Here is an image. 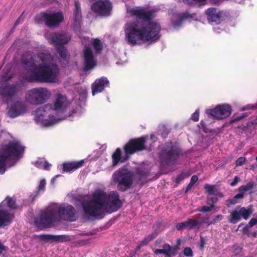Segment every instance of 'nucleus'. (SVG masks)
Here are the masks:
<instances>
[{"instance_id": "obj_21", "label": "nucleus", "mask_w": 257, "mask_h": 257, "mask_svg": "<svg viewBox=\"0 0 257 257\" xmlns=\"http://www.w3.org/2000/svg\"><path fill=\"white\" fill-rule=\"evenodd\" d=\"M81 21L80 7L78 3H76L74 10V22L75 26H79Z\"/></svg>"}, {"instance_id": "obj_13", "label": "nucleus", "mask_w": 257, "mask_h": 257, "mask_svg": "<svg viewBox=\"0 0 257 257\" xmlns=\"http://www.w3.org/2000/svg\"><path fill=\"white\" fill-rule=\"evenodd\" d=\"M112 8L111 3L108 0H97L91 6L93 11L102 16L109 15Z\"/></svg>"}, {"instance_id": "obj_2", "label": "nucleus", "mask_w": 257, "mask_h": 257, "mask_svg": "<svg viewBox=\"0 0 257 257\" xmlns=\"http://www.w3.org/2000/svg\"><path fill=\"white\" fill-rule=\"evenodd\" d=\"M39 60L24 63L28 67L25 77L29 81L55 83L58 80L59 68L54 59L47 53H42Z\"/></svg>"}, {"instance_id": "obj_27", "label": "nucleus", "mask_w": 257, "mask_h": 257, "mask_svg": "<svg viewBox=\"0 0 257 257\" xmlns=\"http://www.w3.org/2000/svg\"><path fill=\"white\" fill-rule=\"evenodd\" d=\"M186 228L190 229L198 226L199 225V221L197 220L189 219L185 221Z\"/></svg>"}, {"instance_id": "obj_24", "label": "nucleus", "mask_w": 257, "mask_h": 257, "mask_svg": "<svg viewBox=\"0 0 257 257\" xmlns=\"http://www.w3.org/2000/svg\"><path fill=\"white\" fill-rule=\"evenodd\" d=\"M164 250V254L170 257L171 255H174L177 254V250L174 247H171L169 244H165L163 247Z\"/></svg>"}, {"instance_id": "obj_42", "label": "nucleus", "mask_w": 257, "mask_h": 257, "mask_svg": "<svg viewBox=\"0 0 257 257\" xmlns=\"http://www.w3.org/2000/svg\"><path fill=\"white\" fill-rule=\"evenodd\" d=\"M249 225L252 227V226L255 225L257 224V219L255 218H252L249 222Z\"/></svg>"}, {"instance_id": "obj_3", "label": "nucleus", "mask_w": 257, "mask_h": 257, "mask_svg": "<svg viewBox=\"0 0 257 257\" xmlns=\"http://www.w3.org/2000/svg\"><path fill=\"white\" fill-rule=\"evenodd\" d=\"M121 205L118 193L111 192L108 194L102 190H96L91 197H85L82 206L86 214L97 216L105 211L111 213L116 211Z\"/></svg>"}, {"instance_id": "obj_47", "label": "nucleus", "mask_w": 257, "mask_h": 257, "mask_svg": "<svg viewBox=\"0 0 257 257\" xmlns=\"http://www.w3.org/2000/svg\"><path fill=\"white\" fill-rule=\"evenodd\" d=\"M58 176H59V175H57L55 177H54L52 180H51V183L52 184H54V182H55V181L57 177H58Z\"/></svg>"}, {"instance_id": "obj_29", "label": "nucleus", "mask_w": 257, "mask_h": 257, "mask_svg": "<svg viewBox=\"0 0 257 257\" xmlns=\"http://www.w3.org/2000/svg\"><path fill=\"white\" fill-rule=\"evenodd\" d=\"M254 186V183L253 182H249L245 185H242L238 188L240 192L243 193L251 190Z\"/></svg>"}, {"instance_id": "obj_23", "label": "nucleus", "mask_w": 257, "mask_h": 257, "mask_svg": "<svg viewBox=\"0 0 257 257\" xmlns=\"http://www.w3.org/2000/svg\"><path fill=\"white\" fill-rule=\"evenodd\" d=\"M216 202H217V200L216 199H214V198H211V199H208L207 203L209 205L203 206L202 209H200V211L204 212H208V211L212 210V209L215 208V206H214V204Z\"/></svg>"}, {"instance_id": "obj_39", "label": "nucleus", "mask_w": 257, "mask_h": 257, "mask_svg": "<svg viewBox=\"0 0 257 257\" xmlns=\"http://www.w3.org/2000/svg\"><path fill=\"white\" fill-rule=\"evenodd\" d=\"M176 228L178 230H181L183 228H186L185 221L178 223L176 225Z\"/></svg>"}, {"instance_id": "obj_20", "label": "nucleus", "mask_w": 257, "mask_h": 257, "mask_svg": "<svg viewBox=\"0 0 257 257\" xmlns=\"http://www.w3.org/2000/svg\"><path fill=\"white\" fill-rule=\"evenodd\" d=\"M83 164L84 160H83L77 162L64 163L63 164V170L65 172H70L81 167Z\"/></svg>"}, {"instance_id": "obj_17", "label": "nucleus", "mask_w": 257, "mask_h": 257, "mask_svg": "<svg viewBox=\"0 0 257 257\" xmlns=\"http://www.w3.org/2000/svg\"><path fill=\"white\" fill-rule=\"evenodd\" d=\"M108 85L109 81L106 77H102L96 79L91 85L92 95L94 96L96 93L101 92Z\"/></svg>"}, {"instance_id": "obj_28", "label": "nucleus", "mask_w": 257, "mask_h": 257, "mask_svg": "<svg viewBox=\"0 0 257 257\" xmlns=\"http://www.w3.org/2000/svg\"><path fill=\"white\" fill-rule=\"evenodd\" d=\"M222 15L223 13L222 12L216 10L215 13L209 20L216 23H219L220 22Z\"/></svg>"}, {"instance_id": "obj_11", "label": "nucleus", "mask_w": 257, "mask_h": 257, "mask_svg": "<svg viewBox=\"0 0 257 257\" xmlns=\"http://www.w3.org/2000/svg\"><path fill=\"white\" fill-rule=\"evenodd\" d=\"M132 173L128 171L126 167H124L120 169L118 172H115L112 176V178L114 181L118 183L119 189L124 191L132 184Z\"/></svg>"}, {"instance_id": "obj_1", "label": "nucleus", "mask_w": 257, "mask_h": 257, "mask_svg": "<svg viewBox=\"0 0 257 257\" xmlns=\"http://www.w3.org/2000/svg\"><path fill=\"white\" fill-rule=\"evenodd\" d=\"M127 17L142 20L141 22L128 23L124 27L125 40L134 46L145 44H152L160 37L161 27L157 22L151 21V13L141 7L126 5Z\"/></svg>"}, {"instance_id": "obj_49", "label": "nucleus", "mask_w": 257, "mask_h": 257, "mask_svg": "<svg viewBox=\"0 0 257 257\" xmlns=\"http://www.w3.org/2000/svg\"><path fill=\"white\" fill-rule=\"evenodd\" d=\"M38 19V17L36 18V20L37 21V22L39 23V21L37 20Z\"/></svg>"}, {"instance_id": "obj_44", "label": "nucleus", "mask_w": 257, "mask_h": 257, "mask_svg": "<svg viewBox=\"0 0 257 257\" xmlns=\"http://www.w3.org/2000/svg\"><path fill=\"white\" fill-rule=\"evenodd\" d=\"M222 216L221 215H218L217 216H216L215 219H214V222H216L217 220H220L222 219Z\"/></svg>"}, {"instance_id": "obj_31", "label": "nucleus", "mask_w": 257, "mask_h": 257, "mask_svg": "<svg viewBox=\"0 0 257 257\" xmlns=\"http://www.w3.org/2000/svg\"><path fill=\"white\" fill-rule=\"evenodd\" d=\"M243 193L242 192L237 194L232 199L230 200L231 204H234L237 203V199H241L243 197Z\"/></svg>"}, {"instance_id": "obj_32", "label": "nucleus", "mask_w": 257, "mask_h": 257, "mask_svg": "<svg viewBox=\"0 0 257 257\" xmlns=\"http://www.w3.org/2000/svg\"><path fill=\"white\" fill-rule=\"evenodd\" d=\"M46 184V180L44 179H41L39 183L38 191L39 192L44 191Z\"/></svg>"}, {"instance_id": "obj_19", "label": "nucleus", "mask_w": 257, "mask_h": 257, "mask_svg": "<svg viewBox=\"0 0 257 257\" xmlns=\"http://www.w3.org/2000/svg\"><path fill=\"white\" fill-rule=\"evenodd\" d=\"M40 237L45 240L56 241L59 242H63L69 239L68 236L66 235H41Z\"/></svg>"}, {"instance_id": "obj_41", "label": "nucleus", "mask_w": 257, "mask_h": 257, "mask_svg": "<svg viewBox=\"0 0 257 257\" xmlns=\"http://www.w3.org/2000/svg\"><path fill=\"white\" fill-rule=\"evenodd\" d=\"M239 178L237 176H235L234 178L233 181L231 183H230V185L231 186H234L239 181Z\"/></svg>"}, {"instance_id": "obj_15", "label": "nucleus", "mask_w": 257, "mask_h": 257, "mask_svg": "<svg viewBox=\"0 0 257 257\" xmlns=\"http://www.w3.org/2000/svg\"><path fill=\"white\" fill-rule=\"evenodd\" d=\"M49 27L58 25L63 20V16L61 13L47 12L42 13L40 16Z\"/></svg>"}, {"instance_id": "obj_8", "label": "nucleus", "mask_w": 257, "mask_h": 257, "mask_svg": "<svg viewBox=\"0 0 257 257\" xmlns=\"http://www.w3.org/2000/svg\"><path fill=\"white\" fill-rule=\"evenodd\" d=\"M82 42L84 45L83 50L84 70L88 71L93 69L96 64L94 55L89 45L92 46L96 52H98L101 50L102 44L100 40L97 39H90L86 37L82 40Z\"/></svg>"}, {"instance_id": "obj_16", "label": "nucleus", "mask_w": 257, "mask_h": 257, "mask_svg": "<svg viewBox=\"0 0 257 257\" xmlns=\"http://www.w3.org/2000/svg\"><path fill=\"white\" fill-rule=\"evenodd\" d=\"M25 111L26 107L22 102L15 101L11 104L8 114L10 117L15 118L23 114Z\"/></svg>"}, {"instance_id": "obj_52", "label": "nucleus", "mask_w": 257, "mask_h": 257, "mask_svg": "<svg viewBox=\"0 0 257 257\" xmlns=\"http://www.w3.org/2000/svg\"><path fill=\"white\" fill-rule=\"evenodd\" d=\"M256 160L257 161V157H256Z\"/></svg>"}, {"instance_id": "obj_37", "label": "nucleus", "mask_w": 257, "mask_h": 257, "mask_svg": "<svg viewBox=\"0 0 257 257\" xmlns=\"http://www.w3.org/2000/svg\"><path fill=\"white\" fill-rule=\"evenodd\" d=\"M184 254L187 256H191L192 255V249L189 247H186L184 250Z\"/></svg>"}, {"instance_id": "obj_5", "label": "nucleus", "mask_w": 257, "mask_h": 257, "mask_svg": "<svg viewBox=\"0 0 257 257\" xmlns=\"http://www.w3.org/2000/svg\"><path fill=\"white\" fill-rule=\"evenodd\" d=\"M24 148L7 132L0 134V174L13 166L23 153Z\"/></svg>"}, {"instance_id": "obj_36", "label": "nucleus", "mask_w": 257, "mask_h": 257, "mask_svg": "<svg viewBox=\"0 0 257 257\" xmlns=\"http://www.w3.org/2000/svg\"><path fill=\"white\" fill-rule=\"evenodd\" d=\"M199 112L198 110H196L191 116V119L195 121H197L199 120Z\"/></svg>"}, {"instance_id": "obj_35", "label": "nucleus", "mask_w": 257, "mask_h": 257, "mask_svg": "<svg viewBox=\"0 0 257 257\" xmlns=\"http://www.w3.org/2000/svg\"><path fill=\"white\" fill-rule=\"evenodd\" d=\"M165 152L167 154V156L169 157L178 154V152L176 151L175 148H172L171 150L167 149L165 150Z\"/></svg>"}, {"instance_id": "obj_30", "label": "nucleus", "mask_w": 257, "mask_h": 257, "mask_svg": "<svg viewBox=\"0 0 257 257\" xmlns=\"http://www.w3.org/2000/svg\"><path fill=\"white\" fill-rule=\"evenodd\" d=\"M156 236V233H153L148 235L147 237H146L143 240H142L141 242V245H144L147 244L149 241L152 240Z\"/></svg>"}, {"instance_id": "obj_7", "label": "nucleus", "mask_w": 257, "mask_h": 257, "mask_svg": "<svg viewBox=\"0 0 257 257\" xmlns=\"http://www.w3.org/2000/svg\"><path fill=\"white\" fill-rule=\"evenodd\" d=\"M147 140V137H144L131 140L124 146L125 153L123 155H121L120 149H116L112 156L113 166H116L119 162H122L125 161L127 159L128 155H132L137 151L146 149L145 143Z\"/></svg>"}, {"instance_id": "obj_46", "label": "nucleus", "mask_w": 257, "mask_h": 257, "mask_svg": "<svg viewBox=\"0 0 257 257\" xmlns=\"http://www.w3.org/2000/svg\"><path fill=\"white\" fill-rule=\"evenodd\" d=\"M205 242H204V240L203 239V238L202 237H201V248H203L204 247V244Z\"/></svg>"}, {"instance_id": "obj_9", "label": "nucleus", "mask_w": 257, "mask_h": 257, "mask_svg": "<svg viewBox=\"0 0 257 257\" xmlns=\"http://www.w3.org/2000/svg\"><path fill=\"white\" fill-rule=\"evenodd\" d=\"M51 95L52 93L48 88L37 87L27 91L25 94V99L27 102L36 105L45 103Z\"/></svg>"}, {"instance_id": "obj_12", "label": "nucleus", "mask_w": 257, "mask_h": 257, "mask_svg": "<svg viewBox=\"0 0 257 257\" xmlns=\"http://www.w3.org/2000/svg\"><path fill=\"white\" fill-rule=\"evenodd\" d=\"M231 106L227 104L216 106L212 109H206L205 112L214 118L223 119L228 117L231 114Z\"/></svg>"}, {"instance_id": "obj_50", "label": "nucleus", "mask_w": 257, "mask_h": 257, "mask_svg": "<svg viewBox=\"0 0 257 257\" xmlns=\"http://www.w3.org/2000/svg\"><path fill=\"white\" fill-rule=\"evenodd\" d=\"M179 25H177L176 24H174V27H177L178 26H179Z\"/></svg>"}, {"instance_id": "obj_48", "label": "nucleus", "mask_w": 257, "mask_h": 257, "mask_svg": "<svg viewBox=\"0 0 257 257\" xmlns=\"http://www.w3.org/2000/svg\"><path fill=\"white\" fill-rule=\"evenodd\" d=\"M86 92V88H84V89L83 90V94H85Z\"/></svg>"}, {"instance_id": "obj_18", "label": "nucleus", "mask_w": 257, "mask_h": 257, "mask_svg": "<svg viewBox=\"0 0 257 257\" xmlns=\"http://www.w3.org/2000/svg\"><path fill=\"white\" fill-rule=\"evenodd\" d=\"M13 218V215L9 213L6 208L0 206V227L10 224Z\"/></svg>"}, {"instance_id": "obj_45", "label": "nucleus", "mask_w": 257, "mask_h": 257, "mask_svg": "<svg viewBox=\"0 0 257 257\" xmlns=\"http://www.w3.org/2000/svg\"><path fill=\"white\" fill-rule=\"evenodd\" d=\"M156 138L155 136L154 135H152L151 136V138H150V140L155 142L156 141Z\"/></svg>"}, {"instance_id": "obj_33", "label": "nucleus", "mask_w": 257, "mask_h": 257, "mask_svg": "<svg viewBox=\"0 0 257 257\" xmlns=\"http://www.w3.org/2000/svg\"><path fill=\"white\" fill-rule=\"evenodd\" d=\"M216 10V9L215 8H209L208 9H207L206 13V14L208 15L209 19L215 13Z\"/></svg>"}, {"instance_id": "obj_14", "label": "nucleus", "mask_w": 257, "mask_h": 257, "mask_svg": "<svg viewBox=\"0 0 257 257\" xmlns=\"http://www.w3.org/2000/svg\"><path fill=\"white\" fill-rule=\"evenodd\" d=\"M252 212V210L251 207L246 208L240 206L236 207L234 210L231 213L229 218V221L231 223H236L240 220L241 217L246 220Z\"/></svg>"}, {"instance_id": "obj_51", "label": "nucleus", "mask_w": 257, "mask_h": 257, "mask_svg": "<svg viewBox=\"0 0 257 257\" xmlns=\"http://www.w3.org/2000/svg\"><path fill=\"white\" fill-rule=\"evenodd\" d=\"M10 97V98H11V99H13V96L12 95H11Z\"/></svg>"}, {"instance_id": "obj_6", "label": "nucleus", "mask_w": 257, "mask_h": 257, "mask_svg": "<svg viewBox=\"0 0 257 257\" xmlns=\"http://www.w3.org/2000/svg\"><path fill=\"white\" fill-rule=\"evenodd\" d=\"M67 105L65 96L58 94L55 100L54 106L47 104L37 108L34 112V119L39 124L43 126H51L61 119L55 116L56 111L63 110Z\"/></svg>"}, {"instance_id": "obj_4", "label": "nucleus", "mask_w": 257, "mask_h": 257, "mask_svg": "<svg viewBox=\"0 0 257 257\" xmlns=\"http://www.w3.org/2000/svg\"><path fill=\"white\" fill-rule=\"evenodd\" d=\"M75 219V211L72 206L54 203L41 212L35 219V223L39 229H41L50 226L54 222L61 219L72 221Z\"/></svg>"}, {"instance_id": "obj_10", "label": "nucleus", "mask_w": 257, "mask_h": 257, "mask_svg": "<svg viewBox=\"0 0 257 257\" xmlns=\"http://www.w3.org/2000/svg\"><path fill=\"white\" fill-rule=\"evenodd\" d=\"M50 43L55 44L60 57L64 60L67 59V51L63 46L67 44L70 40V36L65 33H54L49 36L46 35Z\"/></svg>"}, {"instance_id": "obj_38", "label": "nucleus", "mask_w": 257, "mask_h": 257, "mask_svg": "<svg viewBox=\"0 0 257 257\" xmlns=\"http://www.w3.org/2000/svg\"><path fill=\"white\" fill-rule=\"evenodd\" d=\"M245 161V158L244 157H241L238 158L236 161V166H241L242 165Z\"/></svg>"}, {"instance_id": "obj_25", "label": "nucleus", "mask_w": 257, "mask_h": 257, "mask_svg": "<svg viewBox=\"0 0 257 257\" xmlns=\"http://www.w3.org/2000/svg\"><path fill=\"white\" fill-rule=\"evenodd\" d=\"M6 205L11 208H15V202L11 198H6V199L1 203L0 206L3 208H6L5 206Z\"/></svg>"}, {"instance_id": "obj_26", "label": "nucleus", "mask_w": 257, "mask_h": 257, "mask_svg": "<svg viewBox=\"0 0 257 257\" xmlns=\"http://www.w3.org/2000/svg\"><path fill=\"white\" fill-rule=\"evenodd\" d=\"M35 166L39 168L48 169L50 165L44 159H39L35 163Z\"/></svg>"}, {"instance_id": "obj_40", "label": "nucleus", "mask_w": 257, "mask_h": 257, "mask_svg": "<svg viewBox=\"0 0 257 257\" xmlns=\"http://www.w3.org/2000/svg\"><path fill=\"white\" fill-rule=\"evenodd\" d=\"M8 247L0 242V254L8 249Z\"/></svg>"}, {"instance_id": "obj_34", "label": "nucleus", "mask_w": 257, "mask_h": 257, "mask_svg": "<svg viewBox=\"0 0 257 257\" xmlns=\"http://www.w3.org/2000/svg\"><path fill=\"white\" fill-rule=\"evenodd\" d=\"M198 178L197 176H193L191 177V181L188 185L187 189L188 190L189 189L191 188L192 186L195 184V182H196L198 180Z\"/></svg>"}, {"instance_id": "obj_22", "label": "nucleus", "mask_w": 257, "mask_h": 257, "mask_svg": "<svg viewBox=\"0 0 257 257\" xmlns=\"http://www.w3.org/2000/svg\"><path fill=\"white\" fill-rule=\"evenodd\" d=\"M205 189L206 192L210 195H215L220 197L223 196L222 194L218 192V190L215 186L206 184L205 185Z\"/></svg>"}, {"instance_id": "obj_43", "label": "nucleus", "mask_w": 257, "mask_h": 257, "mask_svg": "<svg viewBox=\"0 0 257 257\" xmlns=\"http://www.w3.org/2000/svg\"><path fill=\"white\" fill-rule=\"evenodd\" d=\"M154 253L156 254H158L159 253H164V250H163V249H157L154 251Z\"/></svg>"}]
</instances>
